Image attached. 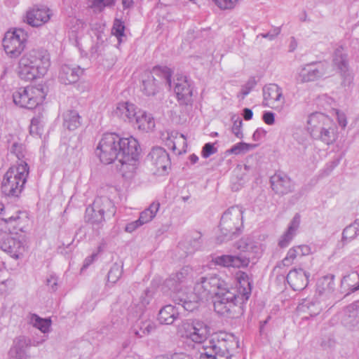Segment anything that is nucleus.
Masks as SVG:
<instances>
[{"instance_id": "nucleus-1", "label": "nucleus", "mask_w": 359, "mask_h": 359, "mask_svg": "<svg viewBox=\"0 0 359 359\" xmlns=\"http://www.w3.org/2000/svg\"><path fill=\"white\" fill-rule=\"evenodd\" d=\"M193 277L192 269L183 267L180 271L172 274L165 281V285L171 290L172 300L181 305L184 310L193 311L198 307L200 301L215 296V311L220 315H228L237 304L247 301L252 292V286L248 275L243 271L236 273L237 287H230L221 277L212 274L201 277L194 287V292H187L186 283Z\"/></svg>"}, {"instance_id": "nucleus-2", "label": "nucleus", "mask_w": 359, "mask_h": 359, "mask_svg": "<svg viewBox=\"0 0 359 359\" xmlns=\"http://www.w3.org/2000/svg\"><path fill=\"white\" fill-rule=\"evenodd\" d=\"M96 154L104 164L117 160L121 165H133L139 155V144L133 137L121 138L115 133L104 134L97 147Z\"/></svg>"}, {"instance_id": "nucleus-3", "label": "nucleus", "mask_w": 359, "mask_h": 359, "mask_svg": "<svg viewBox=\"0 0 359 359\" xmlns=\"http://www.w3.org/2000/svg\"><path fill=\"white\" fill-rule=\"evenodd\" d=\"M50 67L48 52L43 48H36L27 52L20 57L16 72L20 79L31 81L43 76Z\"/></svg>"}, {"instance_id": "nucleus-4", "label": "nucleus", "mask_w": 359, "mask_h": 359, "mask_svg": "<svg viewBox=\"0 0 359 359\" xmlns=\"http://www.w3.org/2000/svg\"><path fill=\"white\" fill-rule=\"evenodd\" d=\"M29 168L26 161H20L11 165L4 175L1 183L3 195L10 198H18L25 189Z\"/></svg>"}, {"instance_id": "nucleus-5", "label": "nucleus", "mask_w": 359, "mask_h": 359, "mask_svg": "<svg viewBox=\"0 0 359 359\" xmlns=\"http://www.w3.org/2000/svg\"><path fill=\"white\" fill-rule=\"evenodd\" d=\"M47 92L42 84L20 88L13 95L14 102L21 107L33 109L43 103Z\"/></svg>"}, {"instance_id": "nucleus-6", "label": "nucleus", "mask_w": 359, "mask_h": 359, "mask_svg": "<svg viewBox=\"0 0 359 359\" xmlns=\"http://www.w3.org/2000/svg\"><path fill=\"white\" fill-rule=\"evenodd\" d=\"M178 333L184 339L196 344H202L209 337L210 328L203 320H186L179 326Z\"/></svg>"}, {"instance_id": "nucleus-7", "label": "nucleus", "mask_w": 359, "mask_h": 359, "mask_svg": "<svg viewBox=\"0 0 359 359\" xmlns=\"http://www.w3.org/2000/svg\"><path fill=\"white\" fill-rule=\"evenodd\" d=\"M27 33L22 29L8 30L3 39V47L8 55L16 57L25 50L27 42Z\"/></svg>"}, {"instance_id": "nucleus-8", "label": "nucleus", "mask_w": 359, "mask_h": 359, "mask_svg": "<svg viewBox=\"0 0 359 359\" xmlns=\"http://www.w3.org/2000/svg\"><path fill=\"white\" fill-rule=\"evenodd\" d=\"M29 219L25 211L16 210L11 212L6 210L0 219V228L2 231H8L11 234L18 235V232H24L29 225Z\"/></svg>"}, {"instance_id": "nucleus-9", "label": "nucleus", "mask_w": 359, "mask_h": 359, "mask_svg": "<svg viewBox=\"0 0 359 359\" xmlns=\"http://www.w3.org/2000/svg\"><path fill=\"white\" fill-rule=\"evenodd\" d=\"M243 208L238 205L232 206L223 213L219 227L224 236L231 237L240 229L243 224Z\"/></svg>"}, {"instance_id": "nucleus-10", "label": "nucleus", "mask_w": 359, "mask_h": 359, "mask_svg": "<svg viewBox=\"0 0 359 359\" xmlns=\"http://www.w3.org/2000/svg\"><path fill=\"white\" fill-rule=\"evenodd\" d=\"M151 300V295L145 291L141 295L134 297L126 309V316L129 322L137 321L142 317Z\"/></svg>"}, {"instance_id": "nucleus-11", "label": "nucleus", "mask_w": 359, "mask_h": 359, "mask_svg": "<svg viewBox=\"0 0 359 359\" xmlns=\"http://www.w3.org/2000/svg\"><path fill=\"white\" fill-rule=\"evenodd\" d=\"M209 346L213 347L219 353L230 354L231 351L239 348L238 338L232 334L226 332L217 333L210 341Z\"/></svg>"}, {"instance_id": "nucleus-12", "label": "nucleus", "mask_w": 359, "mask_h": 359, "mask_svg": "<svg viewBox=\"0 0 359 359\" xmlns=\"http://www.w3.org/2000/svg\"><path fill=\"white\" fill-rule=\"evenodd\" d=\"M155 76L161 79L166 77L170 79V71L167 67H155L150 72L144 74L143 79V90L149 95H155L158 91L159 86L158 81L155 79Z\"/></svg>"}, {"instance_id": "nucleus-13", "label": "nucleus", "mask_w": 359, "mask_h": 359, "mask_svg": "<svg viewBox=\"0 0 359 359\" xmlns=\"http://www.w3.org/2000/svg\"><path fill=\"white\" fill-rule=\"evenodd\" d=\"M111 207L112 201L107 197H97L95 199L92 205L86 210V221L93 225H99L104 221V215H102L101 206Z\"/></svg>"}, {"instance_id": "nucleus-14", "label": "nucleus", "mask_w": 359, "mask_h": 359, "mask_svg": "<svg viewBox=\"0 0 359 359\" xmlns=\"http://www.w3.org/2000/svg\"><path fill=\"white\" fill-rule=\"evenodd\" d=\"M333 304V294L330 290L319 291L312 302H306L302 305V309L306 307L310 315L316 316L320 312Z\"/></svg>"}, {"instance_id": "nucleus-15", "label": "nucleus", "mask_w": 359, "mask_h": 359, "mask_svg": "<svg viewBox=\"0 0 359 359\" xmlns=\"http://www.w3.org/2000/svg\"><path fill=\"white\" fill-rule=\"evenodd\" d=\"M46 339H43L41 341H34L32 344L31 340L24 336L16 337L8 351V359H29L27 350L31 346H39Z\"/></svg>"}, {"instance_id": "nucleus-16", "label": "nucleus", "mask_w": 359, "mask_h": 359, "mask_svg": "<svg viewBox=\"0 0 359 359\" xmlns=\"http://www.w3.org/2000/svg\"><path fill=\"white\" fill-rule=\"evenodd\" d=\"M1 248L12 257L18 259L25 251L24 237L6 236L1 243Z\"/></svg>"}, {"instance_id": "nucleus-17", "label": "nucleus", "mask_w": 359, "mask_h": 359, "mask_svg": "<svg viewBox=\"0 0 359 359\" xmlns=\"http://www.w3.org/2000/svg\"><path fill=\"white\" fill-rule=\"evenodd\" d=\"M148 159L154 166L155 172L159 175L165 172L170 165L168 154L160 147H156L151 149L148 155Z\"/></svg>"}, {"instance_id": "nucleus-18", "label": "nucleus", "mask_w": 359, "mask_h": 359, "mask_svg": "<svg viewBox=\"0 0 359 359\" xmlns=\"http://www.w3.org/2000/svg\"><path fill=\"white\" fill-rule=\"evenodd\" d=\"M284 104L282 89L276 84L270 83L264 88V104L271 109H278Z\"/></svg>"}, {"instance_id": "nucleus-19", "label": "nucleus", "mask_w": 359, "mask_h": 359, "mask_svg": "<svg viewBox=\"0 0 359 359\" xmlns=\"http://www.w3.org/2000/svg\"><path fill=\"white\" fill-rule=\"evenodd\" d=\"M174 90L180 104H188L192 102L193 90L187 76H177Z\"/></svg>"}, {"instance_id": "nucleus-20", "label": "nucleus", "mask_w": 359, "mask_h": 359, "mask_svg": "<svg viewBox=\"0 0 359 359\" xmlns=\"http://www.w3.org/2000/svg\"><path fill=\"white\" fill-rule=\"evenodd\" d=\"M250 257L244 255H223L212 259L213 262L218 266L224 267L244 268L250 263Z\"/></svg>"}, {"instance_id": "nucleus-21", "label": "nucleus", "mask_w": 359, "mask_h": 359, "mask_svg": "<svg viewBox=\"0 0 359 359\" xmlns=\"http://www.w3.org/2000/svg\"><path fill=\"white\" fill-rule=\"evenodd\" d=\"M311 135L326 144L334 143L337 139V128L331 118L320 127V130H312Z\"/></svg>"}, {"instance_id": "nucleus-22", "label": "nucleus", "mask_w": 359, "mask_h": 359, "mask_svg": "<svg viewBox=\"0 0 359 359\" xmlns=\"http://www.w3.org/2000/svg\"><path fill=\"white\" fill-rule=\"evenodd\" d=\"M128 121L138 130L149 132L155 127V121L152 114H126Z\"/></svg>"}, {"instance_id": "nucleus-23", "label": "nucleus", "mask_w": 359, "mask_h": 359, "mask_svg": "<svg viewBox=\"0 0 359 359\" xmlns=\"http://www.w3.org/2000/svg\"><path fill=\"white\" fill-rule=\"evenodd\" d=\"M51 16L49 8L46 7H34L26 15L27 22L33 27L41 26L47 22Z\"/></svg>"}, {"instance_id": "nucleus-24", "label": "nucleus", "mask_w": 359, "mask_h": 359, "mask_svg": "<svg viewBox=\"0 0 359 359\" xmlns=\"http://www.w3.org/2000/svg\"><path fill=\"white\" fill-rule=\"evenodd\" d=\"M272 189L278 194H287L294 189L290 178L284 173H276L271 177Z\"/></svg>"}, {"instance_id": "nucleus-25", "label": "nucleus", "mask_w": 359, "mask_h": 359, "mask_svg": "<svg viewBox=\"0 0 359 359\" xmlns=\"http://www.w3.org/2000/svg\"><path fill=\"white\" fill-rule=\"evenodd\" d=\"M309 273L301 268L291 270L287 276V281L294 290L304 289L309 281Z\"/></svg>"}, {"instance_id": "nucleus-26", "label": "nucleus", "mask_w": 359, "mask_h": 359, "mask_svg": "<svg viewBox=\"0 0 359 359\" xmlns=\"http://www.w3.org/2000/svg\"><path fill=\"white\" fill-rule=\"evenodd\" d=\"M313 252L312 248L308 245H295L290 248L286 257L283 260L284 266L291 265L295 259L308 256Z\"/></svg>"}, {"instance_id": "nucleus-27", "label": "nucleus", "mask_w": 359, "mask_h": 359, "mask_svg": "<svg viewBox=\"0 0 359 359\" xmlns=\"http://www.w3.org/2000/svg\"><path fill=\"white\" fill-rule=\"evenodd\" d=\"M300 224V217L296 215L289 224L287 231L280 236L278 245L286 248L295 236Z\"/></svg>"}, {"instance_id": "nucleus-28", "label": "nucleus", "mask_w": 359, "mask_h": 359, "mask_svg": "<svg viewBox=\"0 0 359 359\" xmlns=\"http://www.w3.org/2000/svg\"><path fill=\"white\" fill-rule=\"evenodd\" d=\"M179 316L178 309L169 304L162 308L159 313L158 320L161 324L171 325Z\"/></svg>"}, {"instance_id": "nucleus-29", "label": "nucleus", "mask_w": 359, "mask_h": 359, "mask_svg": "<svg viewBox=\"0 0 359 359\" xmlns=\"http://www.w3.org/2000/svg\"><path fill=\"white\" fill-rule=\"evenodd\" d=\"M131 323H134L131 327V332L139 338H142L144 336L149 334L154 329V326L150 321L142 320V318L138 322L133 321Z\"/></svg>"}, {"instance_id": "nucleus-30", "label": "nucleus", "mask_w": 359, "mask_h": 359, "mask_svg": "<svg viewBox=\"0 0 359 359\" xmlns=\"http://www.w3.org/2000/svg\"><path fill=\"white\" fill-rule=\"evenodd\" d=\"M330 119L325 114H310L307 118V129L311 134L312 130H320Z\"/></svg>"}, {"instance_id": "nucleus-31", "label": "nucleus", "mask_w": 359, "mask_h": 359, "mask_svg": "<svg viewBox=\"0 0 359 359\" xmlns=\"http://www.w3.org/2000/svg\"><path fill=\"white\" fill-rule=\"evenodd\" d=\"M28 322L34 327L39 330L43 333L48 332L51 325L50 318H43L34 313L29 316Z\"/></svg>"}, {"instance_id": "nucleus-32", "label": "nucleus", "mask_w": 359, "mask_h": 359, "mask_svg": "<svg viewBox=\"0 0 359 359\" xmlns=\"http://www.w3.org/2000/svg\"><path fill=\"white\" fill-rule=\"evenodd\" d=\"M162 138L165 141V144L173 151L176 149L177 144L180 142L185 143L184 135L180 134L176 131H168L165 134L163 135Z\"/></svg>"}, {"instance_id": "nucleus-33", "label": "nucleus", "mask_w": 359, "mask_h": 359, "mask_svg": "<svg viewBox=\"0 0 359 359\" xmlns=\"http://www.w3.org/2000/svg\"><path fill=\"white\" fill-rule=\"evenodd\" d=\"M160 208L158 202H153L150 205L140 213L139 220L142 225L151 222L155 217Z\"/></svg>"}, {"instance_id": "nucleus-34", "label": "nucleus", "mask_w": 359, "mask_h": 359, "mask_svg": "<svg viewBox=\"0 0 359 359\" xmlns=\"http://www.w3.org/2000/svg\"><path fill=\"white\" fill-rule=\"evenodd\" d=\"M231 355L219 353L217 350L213 349L210 346L203 347V351L201 352L199 359H231Z\"/></svg>"}, {"instance_id": "nucleus-35", "label": "nucleus", "mask_w": 359, "mask_h": 359, "mask_svg": "<svg viewBox=\"0 0 359 359\" xmlns=\"http://www.w3.org/2000/svg\"><path fill=\"white\" fill-rule=\"evenodd\" d=\"M359 235V220H355L353 223L346 226L342 233V241H350Z\"/></svg>"}, {"instance_id": "nucleus-36", "label": "nucleus", "mask_w": 359, "mask_h": 359, "mask_svg": "<svg viewBox=\"0 0 359 359\" xmlns=\"http://www.w3.org/2000/svg\"><path fill=\"white\" fill-rule=\"evenodd\" d=\"M64 126L70 130L76 129L81 125V116L79 114H65Z\"/></svg>"}, {"instance_id": "nucleus-37", "label": "nucleus", "mask_w": 359, "mask_h": 359, "mask_svg": "<svg viewBox=\"0 0 359 359\" xmlns=\"http://www.w3.org/2000/svg\"><path fill=\"white\" fill-rule=\"evenodd\" d=\"M256 147L257 144H248L242 142L232 146L231 148L228 150V152L235 155L244 154L254 149Z\"/></svg>"}, {"instance_id": "nucleus-38", "label": "nucleus", "mask_w": 359, "mask_h": 359, "mask_svg": "<svg viewBox=\"0 0 359 359\" xmlns=\"http://www.w3.org/2000/svg\"><path fill=\"white\" fill-rule=\"evenodd\" d=\"M231 119L233 121L231 132L237 138L242 139L243 137V133L242 131V119L236 115L233 116Z\"/></svg>"}, {"instance_id": "nucleus-39", "label": "nucleus", "mask_w": 359, "mask_h": 359, "mask_svg": "<svg viewBox=\"0 0 359 359\" xmlns=\"http://www.w3.org/2000/svg\"><path fill=\"white\" fill-rule=\"evenodd\" d=\"M122 275V268L118 264H114L108 273V282L115 283Z\"/></svg>"}, {"instance_id": "nucleus-40", "label": "nucleus", "mask_w": 359, "mask_h": 359, "mask_svg": "<svg viewBox=\"0 0 359 359\" xmlns=\"http://www.w3.org/2000/svg\"><path fill=\"white\" fill-rule=\"evenodd\" d=\"M236 247L240 251L248 253L252 251L255 248L248 238H241L236 243Z\"/></svg>"}, {"instance_id": "nucleus-41", "label": "nucleus", "mask_w": 359, "mask_h": 359, "mask_svg": "<svg viewBox=\"0 0 359 359\" xmlns=\"http://www.w3.org/2000/svg\"><path fill=\"white\" fill-rule=\"evenodd\" d=\"M11 152L14 154L18 158V161L16 163H18L20 161H25L23 160V158L25 157V148L22 144L13 143L11 148Z\"/></svg>"}, {"instance_id": "nucleus-42", "label": "nucleus", "mask_w": 359, "mask_h": 359, "mask_svg": "<svg viewBox=\"0 0 359 359\" xmlns=\"http://www.w3.org/2000/svg\"><path fill=\"white\" fill-rule=\"evenodd\" d=\"M221 9H231L236 6L238 0H213Z\"/></svg>"}, {"instance_id": "nucleus-43", "label": "nucleus", "mask_w": 359, "mask_h": 359, "mask_svg": "<svg viewBox=\"0 0 359 359\" xmlns=\"http://www.w3.org/2000/svg\"><path fill=\"white\" fill-rule=\"evenodd\" d=\"M114 0H88V3L90 7L96 8L100 10L102 9L105 6L113 4Z\"/></svg>"}, {"instance_id": "nucleus-44", "label": "nucleus", "mask_w": 359, "mask_h": 359, "mask_svg": "<svg viewBox=\"0 0 359 359\" xmlns=\"http://www.w3.org/2000/svg\"><path fill=\"white\" fill-rule=\"evenodd\" d=\"M125 27L123 22L119 20H116L114 21L112 33L114 34L118 39H120L124 34Z\"/></svg>"}, {"instance_id": "nucleus-45", "label": "nucleus", "mask_w": 359, "mask_h": 359, "mask_svg": "<svg viewBox=\"0 0 359 359\" xmlns=\"http://www.w3.org/2000/svg\"><path fill=\"white\" fill-rule=\"evenodd\" d=\"M156 359H193V358L189 354L181 352L159 355Z\"/></svg>"}, {"instance_id": "nucleus-46", "label": "nucleus", "mask_w": 359, "mask_h": 359, "mask_svg": "<svg viewBox=\"0 0 359 359\" xmlns=\"http://www.w3.org/2000/svg\"><path fill=\"white\" fill-rule=\"evenodd\" d=\"M217 152V149L214 147L212 143H206L203 147L201 155L203 158H207L211 155Z\"/></svg>"}, {"instance_id": "nucleus-47", "label": "nucleus", "mask_w": 359, "mask_h": 359, "mask_svg": "<svg viewBox=\"0 0 359 359\" xmlns=\"http://www.w3.org/2000/svg\"><path fill=\"white\" fill-rule=\"evenodd\" d=\"M142 226L141 222L138 219L128 223L125 228V231L128 233H132L135 231L137 228Z\"/></svg>"}, {"instance_id": "nucleus-48", "label": "nucleus", "mask_w": 359, "mask_h": 359, "mask_svg": "<svg viewBox=\"0 0 359 359\" xmlns=\"http://www.w3.org/2000/svg\"><path fill=\"white\" fill-rule=\"evenodd\" d=\"M117 109L120 111V112H130V111L135 110V107L133 104L129 102H121L119 103Z\"/></svg>"}, {"instance_id": "nucleus-49", "label": "nucleus", "mask_w": 359, "mask_h": 359, "mask_svg": "<svg viewBox=\"0 0 359 359\" xmlns=\"http://www.w3.org/2000/svg\"><path fill=\"white\" fill-rule=\"evenodd\" d=\"M39 129V118H33L31 121L30 133L32 134H39L40 133Z\"/></svg>"}, {"instance_id": "nucleus-50", "label": "nucleus", "mask_w": 359, "mask_h": 359, "mask_svg": "<svg viewBox=\"0 0 359 359\" xmlns=\"http://www.w3.org/2000/svg\"><path fill=\"white\" fill-rule=\"evenodd\" d=\"M266 134V131L263 128H257L252 135V139L255 141H259L262 140Z\"/></svg>"}, {"instance_id": "nucleus-51", "label": "nucleus", "mask_w": 359, "mask_h": 359, "mask_svg": "<svg viewBox=\"0 0 359 359\" xmlns=\"http://www.w3.org/2000/svg\"><path fill=\"white\" fill-rule=\"evenodd\" d=\"M47 285L50 287V289L53 291L57 290V277L54 275H50L49 278H47Z\"/></svg>"}, {"instance_id": "nucleus-52", "label": "nucleus", "mask_w": 359, "mask_h": 359, "mask_svg": "<svg viewBox=\"0 0 359 359\" xmlns=\"http://www.w3.org/2000/svg\"><path fill=\"white\" fill-rule=\"evenodd\" d=\"M335 118L338 121L339 126L345 128L347 124L346 117L345 114H334Z\"/></svg>"}, {"instance_id": "nucleus-53", "label": "nucleus", "mask_w": 359, "mask_h": 359, "mask_svg": "<svg viewBox=\"0 0 359 359\" xmlns=\"http://www.w3.org/2000/svg\"><path fill=\"white\" fill-rule=\"evenodd\" d=\"M255 84L256 83L255 81H249L246 86L242 89V94L243 95H247L249 92L255 86Z\"/></svg>"}, {"instance_id": "nucleus-54", "label": "nucleus", "mask_w": 359, "mask_h": 359, "mask_svg": "<svg viewBox=\"0 0 359 359\" xmlns=\"http://www.w3.org/2000/svg\"><path fill=\"white\" fill-rule=\"evenodd\" d=\"M274 114H264L262 116L263 121L268 125H272L274 123Z\"/></svg>"}, {"instance_id": "nucleus-55", "label": "nucleus", "mask_w": 359, "mask_h": 359, "mask_svg": "<svg viewBox=\"0 0 359 359\" xmlns=\"http://www.w3.org/2000/svg\"><path fill=\"white\" fill-rule=\"evenodd\" d=\"M101 209H102L103 210L102 211V215H104V213H109L112 215H114L115 213V207H114V203H112V206L111 207H106L104 206V205H102L101 206Z\"/></svg>"}, {"instance_id": "nucleus-56", "label": "nucleus", "mask_w": 359, "mask_h": 359, "mask_svg": "<svg viewBox=\"0 0 359 359\" xmlns=\"http://www.w3.org/2000/svg\"><path fill=\"white\" fill-rule=\"evenodd\" d=\"M97 256L96 254H93L92 255L86 257L83 262V268H87L89 265H90L93 261L95 260V257Z\"/></svg>"}, {"instance_id": "nucleus-57", "label": "nucleus", "mask_w": 359, "mask_h": 359, "mask_svg": "<svg viewBox=\"0 0 359 359\" xmlns=\"http://www.w3.org/2000/svg\"><path fill=\"white\" fill-rule=\"evenodd\" d=\"M189 158V161L191 164H195L198 161V157L196 154H194L190 155Z\"/></svg>"}, {"instance_id": "nucleus-58", "label": "nucleus", "mask_w": 359, "mask_h": 359, "mask_svg": "<svg viewBox=\"0 0 359 359\" xmlns=\"http://www.w3.org/2000/svg\"><path fill=\"white\" fill-rule=\"evenodd\" d=\"M122 2L125 7H129L132 5L133 0H123Z\"/></svg>"}, {"instance_id": "nucleus-59", "label": "nucleus", "mask_w": 359, "mask_h": 359, "mask_svg": "<svg viewBox=\"0 0 359 359\" xmlns=\"http://www.w3.org/2000/svg\"><path fill=\"white\" fill-rule=\"evenodd\" d=\"M9 210L8 208L6 209L4 204L0 202V214L2 215V217L4 216V213L6 211Z\"/></svg>"}, {"instance_id": "nucleus-60", "label": "nucleus", "mask_w": 359, "mask_h": 359, "mask_svg": "<svg viewBox=\"0 0 359 359\" xmlns=\"http://www.w3.org/2000/svg\"><path fill=\"white\" fill-rule=\"evenodd\" d=\"M244 114V118L246 121H249L252 118L253 114Z\"/></svg>"}, {"instance_id": "nucleus-61", "label": "nucleus", "mask_w": 359, "mask_h": 359, "mask_svg": "<svg viewBox=\"0 0 359 359\" xmlns=\"http://www.w3.org/2000/svg\"><path fill=\"white\" fill-rule=\"evenodd\" d=\"M243 112H252V111L248 108L244 109Z\"/></svg>"}]
</instances>
